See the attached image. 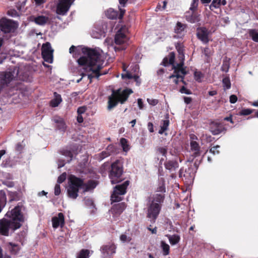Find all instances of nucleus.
Instances as JSON below:
<instances>
[{
    "instance_id": "obj_23",
    "label": "nucleus",
    "mask_w": 258,
    "mask_h": 258,
    "mask_svg": "<svg viewBox=\"0 0 258 258\" xmlns=\"http://www.w3.org/2000/svg\"><path fill=\"white\" fill-rule=\"evenodd\" d=\"M98 184L97 181L94 180H89L87 182L84 181L83 192H86L94 189Z\"/></svg>"
},
{
    "instance_id": "obj_10",
    "label": "nucleus",
    "mask_w": 258,
    "mask_h": 258,
    "mask_svg": "<svg viewBox=\"0 0 258 258\" xmlns=\"http://www.w3.org/2000/svg\"><path fill=\"white\" fill-rule=\"evenodd\" d=\"M112 92L114 93L119 103L122 104L127 101L130 95L133 93L132 89L128 88L124 89L122 91L120 89H118L116 90H113Z\"/></svg>"
},
{
    "instance_id": "obj_8",
    "label": "nucleus",
    "mask_w": 258,
    "mask_h": 258,
    "mask_svg": "<svg viewBox=\"0 0 258 258\" xmlns=\"http://www.w3.org/2000/svg\"><path fill=\"white\" fill-rule=\"evenodd\" d=\"M53 51L49 42H46L42 45L41 53L42 58L45 61L49 63H52Z\"/></svg>"
},
{
    "instance_id": "obj_39",
    "label": "nucleus",
    "mask_w": 258,
    "mask_h": 258,
    "mask_svg": "<svg viewBox=\"0 0 258 258\" xmlns=\"http://www.w3.org/2000/svg\"><path fill=\"white\" fill-rule=\"evenodd\" d=\"M222 83L224 87H225L226 89H229L230 88L231 83L229 77H225L223 78L222 80Z\"/></svg>"
},
{
    "instance_id": "obj_18",
    "label": "nucleus",
    "mask_w": 258,
    "mask_h": 258,
    "mask_svg": "<svg viewBox=\"0 0 258 258\" xmlns=\"http://www.w3.org/2000/svg\"><path fill=\"white\" fill-rule=\"evenodd\" d=\"M186 20L191 23H195L198 22L200 20V15H199L197 11H188L185 14Z\"/></svg>"
},
{
    "instance_id": "obj_5",
    "label": "nucleus",
    "mask_w": 258,
    "mask_h": 258,
    "mask_svg": "<svg viewBox=\"0 0 258 258\" xmlns=\"http://www.w3.org/2000/svg\"><path fill=\"white\" fill-rule=\"evenodd\" d=\"M21 226L22 224L20 222H15V221L4 218L0 219V234L8 236L10 230L13 232Z\"/></svg>"
},
{
    "instance_id": "obj_6",
    "label": "nucleus",
    "mask_w": 258,
    "mask_h": 258,
    "mask_svg": "<svg viewBox=\"0 0 258 258\" xmlns=\"http://www.w3.org/2000/svg\"><path fill=\"white\" fill-rule=\"evenodd\" d=\"M130 181L126 180L123 183L117 184L113 188V191L110 196L112 203L121 201L123 198L122 196L126 193V189L130 184Z\"/></svg>"
},
{
    "instance_id": "obj_52",
    "label": "nucleus",
    "mask_w": 258,
    "mask_h": 258,
    "mask_svg": "<svg viewBox=\"0 0 258 258\" xmlns=\"http://www.w3.org/2000/svg\"><path fill=\"white\" fill-rule=\"evenodd\" d=\"M110 154L107 151H103L102 152L100 155L99 157L101 160L104 159L105 158L109 156Z\"/></svg>"
},
{
    "instance_id": "obj_64",
    "label": "nucleus",
    "mask_w": 258,
    "mask_h": 258,
    "mask_svg": "<svg viewBox=\"0 0 258 258\" xmlns=\"http://www.w3.org/2000/svg\"><path fill=\"white\" fill-rule=\"evenodd\" d=\"M224 120L230 121L231 123H233V121L232 118V115H230L229 116L225 117L224 118Z\"/></svg>"
},
{
    "instance_id": "obj_16",
    "label": "nucleus",
    "mask_w": 258,
    "mask_h": 258,
    "mask_svg": "<svg viewBox=\"0 0 258 258\" xmlns=\"http://www.w3.org/2000/svg\"><path fill=\"white\" fill-rule=\"evenodd\" d=\"M209 31L206 27H199L197 29V37L205 44H207L209 41Z\"/></svg>"
},
{
    "instance_id": "obj_31",
    "label": "nucleus",
    "mask_w": 258,
    "mask_h": 258,
    "mask_svg": "<svg viewBox=\"0 0 258 258\" xmlns=\"http://www.w3.org/2000/svg\"><path fill=\"white\" fill-rule=\"evenodd\" d=\"M186 26L181 22H178L174 29V32L177 34H182L184 31Z\"/></svg>"
},
{
    "instance_id": "obj_40",
    "label": "nucleus",
    "mask_w": 258,
    "mask_h": 258,
    "mask_svg": "<svg viewBox=\"0 0 258 258\" xmlns=\"http://www.w3.org/2000/svg\"><path fill=\"white\" fill-rule=\"evenodd\" d=\"M220 146L219 145H216L213 147H212L210 150V153L213 154V155H217L220 153Z\"/></svg>"
},
{
    "instance_id": "obj_20",
    "label": "nucleus",
    "mask_w": 258,
    "mask_h": 258,
    "mask_svg": "<svg viewBox=\"0 0 258 258\" xmlns=\"http://www.w3.org/2000/svg\"><path fill=\"white\" fill-rule=\"evenodd\" d=\"M118 103H119L118 100L115 96L114 93L112 92L111 95L108 97L107 110L109 111L112 110L117 105Z\"/></svg>"
},
{
    "instance_id": "obj_27",
    "label": "nucleus",
    "mask_w": 258,
    "mask_h": 258,
    "mask_svg": "<svg viewBox=\"0 0 258 258\" xmlns=\"http://www.w3.org/2000/svg\"><path fill=\"white\" fill-rule=\"evenodd\" d=\"M126 40V35L120 31H118L115 36V42L116 44H121Z\"/></svg>"
},
{
    "instance_id": "obj_57",
    "label": "nucleus",
    "mask_w": 258,
    "mask_h": 258,
    "mask_svg": "<svg viewBox=\"0 0 258 258\" xmlns=\"http://www.w3.org/2000/svg\"><path fill=\"white\" fill-rule=\"evenodd\" d=\"M138 104L139 108L142 109L144 107V104L142 99L139 98L138 99Z\"/></svg>"
},
{
    "instance_id": "obj_35",
    "label": "nucleus",
    "mask_w": 258,
    "mask_h": 258,
    "mask_svg": "<svg viewBox=\"0 0 258 258\" xmlns=\"http://www.w3.org/2000/svg\"><path fill=\"white\" fill-rule=\"evenodd\" d=\"M249 34L253 41L258 42V32L255 29H250Z\"/></svg>"
},
{
    "instance_id": "obj_4",
    "label": "nucleus",
    "mask_w": 258,
    "mask_h": 258,
    "mask_svg": "<svg viewBox=\"0 0 258 258\" xmlns=\"http://www.w3.org/2000/svg\"><path fill=\"white\" fill-rule=\"evenodd\" d=\"M123 162L121 160H116L111 165L109 177L112 184H116L123 180Z\"/></svg>"
},
{
    "instance_id": "obj_28",
    "label": "nucleus",
    "mask_w": 258,
    "mask_h": 258,
    "mask_svg": "<svg viewBox=\"0 0 258 258\" xmlns=\"http://www.w3.org/2000/svg\"><path fill=\"white\" fill-rule=\"evenodd\" d=\"M54 98L50 101V105L52 107H55L62 102L61 95L56 92L54 93Z\"/></svg>"
},
{
    "instance_id": "obj_44",
    "label": "nucleus",
    "mask_w": 258,
    "mask_h": 258,
    "mask_svg": "<svg viewBox=\"0 0 258 258\" xmlns=\"http://www.w3.org/2000/svg\"><path fill=\"white\" fill-rule=\"evenodd\" d=\"M195 80L198 82H202V78H203V74L201 72L196 71L194 73Z\"/></svg>"
},
{
    "instance_id": "obj_50",
    "label": "nucleus",
    "mask_w": 258,
    "mask_h": 258,
    "mask_svg": "<svg viewBox=\"0 0 258 258\" xmlns=\"http://www.w3.org/2000/svg\"><path fill=\"white\" fill-rule=\"evenodd\" d=\"M120 239L122 242H130L131 238L130 237H127L125 234H121L120 236Z\"/></svg>"
},
{
    "instance_id": "obj_1",
    "label": "nucleus",
    "mask_w": 258,
    "mask_h": 258,
    "mask_svg": "<svg viewBox=\"0 0 258 258\" xmlns=\"http://www.w3.org/2000/svg\"><path fill=\"white\" fill-rule=\"evenodd\" d=\"M82 51L84 55L81 56L77 62L80 66L87 67L88 72H91L88 75L90 83L92 82V79L96 78L98 80L100 76L108 73V70L102 71L103 67L100 61L101 55L97 50L84 47Z\"/></svg>"
},
{
    "instance_id": "obj_61",
    "label": "nucleus",
    "mask_w": 258,
    "mask_h": 258,
    "mask_svg": "<svg viewBox=\"0 0 258 258\" xmlns=\"http://www.w3.org/2000/svg\"><path fill=\"white\" fill-rule=\"evenodd\" d=\"M77 120L79 123H82L84 121V119L82 115L81 114H78Z\"/></svg>"
},
{
    "instance_id": "obj_63",
    "label": "nucleus",
    "mask_w": 258,
    "mask_h": 258,
    "mask_svg": "<svg viewBox=\"0 0 258 258\" xmlns=\"http://www.w3.org/2000/svg\"><path fill=\"white\" fill-rule=\"evenodd\" d=\"M119 4L121 7H124L127 3L128 0H118Z\"/></svg>"
},
{
    "instance_id": "obj_19",
    "label": "nucleus",
    "mask_w": 258,
    "mask_h": 258,
    "mask_svg": "<svg viewBox=\"0 0 258 258\" xmlns=\"http://www.w3.org/2000/svg\"><path fill=\"white\" fill-rule=\"evenodd\" d=\"M126 207V205L124 202L114 204L111 208V213L114 216L120 215Z\"/></svg>"
},
{
    "instance_id": "obj_54",
    "label": "nucleus",
    "mask_w": 258,
    "mask_h": 258,
    "mask_svg": "<svg viewBox=\"0 0 258 258\" xmlns=\"http://www.w3.org/2000/svg\"><path fill=\"white\" fill-rule=\"evenodd\" d=\"M121 76L123 79H132L133 78V75L130 72H126L125 74H122Z\"/></svg>"
},
{
    "instance_id": "obj_42",
    "label": "nucleus",
    "mask_w": 258,
    "mask_h": 258,
    "mask_svg": "<svg viewBox=\"0 0 258 258\" xmlns=\"http://www.w3.org/2000/svg\"><path fill=\"white\" fill-rule=\"evenodd\" d=\"M157 151L166 157L167 153V148L166 147H159L157 148Z\"/></svg>"
},
{
    "instance_id": "obj_33",
    "label": "nucleus",
    "mask_w": 258,
    "mask_h": 258,
    "mask_svg": "<svg viewBox=\"0 0 258 258\" xmlns=\"http://www.w3.org/2000/svg\"><path fill=\"white\" fill-rule=\"evenodd\" d=\"M169 124V120L168 119L164 120L163 121V124L161 126L160 129L159 131V134H163L164 132L167 130Z\"/></svg>"
},
{
    "instance_id": "obj_30",
    "label": "nucleus",
    "mask_w": 258,
    "mask_h": 258,
    "mask_svg": "<svg viewBox=\"0 0 258 258\" xmlns=\"http://www.w3.org/2000/svg\"><path fill=\"white\" fill-rule=\"evenodd\" d=\"M60 153L61 155L69 158L68 160V163L70 162L72 160L73 154L71 150H68L67 149H62L60 151Z\"/></svg>"
},
{
    "instance_id": "obj_43",
    "label": "nucleus",
    "mask_w": 258,
    "mask_h": 258,
    "mask_svg": "<svg viewBox=\"0 0 258 258\" xmlns=\"http://www.w3.org/2000/svg\"><path fill=\"white\" fill-rule=\"evenodd\" d=\"M156 191L157 192H160L162 194H164L166 192L165 184L164 180H163L162 183L159 184Z\"/></svg>"
},
{
    "instance_id": "obj_38",
    "label": "nucleus",
    "mask_w": 258,
    "mask_h": 258,
    "mask_svg": "<svg viewBox=\"0 0 258 258\" xmlns=\"http://www.w3.org/2000/svg\"><path fill=\"white\" fill-rule=\"evenodd\" d=\"M120 143L124 151L126 152L129 150L127 141L126 139L123 138H121L120 140Z\"/></svg>"
},
{
    "instance_id": "obj_17",
    "label": "nucleus",
    "mask_w": 258,
    "mask_h": 258,
    "mask_svg": "<svg viewBox=\"0 0 258 258\" xmlns=\"http://www.w3.org/2000/svg\"><path fill=\"white\" fill-rule=\"evenodd\" d=\"M52 227L56 229L58 227L62 228L64 225V217L62 213H59L57 216H55L52 218Z\"/></svg>"
},
{
    "instance_id": "obj_3",
    "label": "nucleus",
    "mask_w": 258,
    "mask_h": 258,
    "mask_svg": "<svg viewBox=\"0 0 258 258\" xmlns=\"http://www.w3.org/2000/svg\"><path fill=\"white\" fill-rule=\"evenodd\" d=\"M84 179L71 175L69 178V185L67 195L69 198L76 199L78 197L79 189L83 188Z\"/></svg>"
},
{
    "instance_id": "obj_14",
    "label": "nucleus",
    "mask_w": 258,
    "mask_h": 258,
    "mask_svg": "<svg viewBox=\"0 0 258 258\" xmlns=\"http://www.w3.org/2000/svg\"><path fill=\"white\" fill-rule=\"evenodd\" d=\"M209 130L213 135H218L226 131V129L224 125L216 121H213L210 122Z\"/></svg>"
},
{
    "instance_id": "obj_41",
    "label": "nucleus",
    "mask_w": 258,
    "mask_h": 258,
    "mask_svg": "<svg viewBox=\"0 0 258 258\" xmlns=\"http://www.w3.org/2000/svg\"><path fill=\"white\" fill-rule=\"evenodd\" d=\"M199 0H192V2L189 8L190 11H197L199 5Z\"/></svg>"
},
{
    "instance_id": "obj_11",
    "label": "nucleus",
    "mask_w": 258,
    "mask_h": 258,
    "mask_svg": "<svg viewBox=\"0 0 258 258\" xmlns=\"http://www.w3.org/2000/svg\"><path fill=\"white\" fill-rule=\"evenodd\" d=\"M16 29L15 23L14 21L6 18L0 20V30L5 33L14 31Z\"/></svg>"
},
{
    "instance_id": "obj_49",
    "label": "nucleus",
    "mask_w": 258,
    "mask_h": 258,
    "mask_svg": "<svg viewBox=\"0 0 258 258\" xmlns=\"http://www.w3.org/2000/svg\"><path fill=\"white\" fill-rule=\"evenodd\" d=\"M61 192L60 186L59 184H56L54 187V195L58 196Z\"/></svg>"
},
{
    "instance_id": "obj_55",
    "label": "nucleus",
    "mask_w": 258,
    "mask_h": 258,
    "mask_svg": "<svg viewBox=\"0 0 258 258\" xmlns=\"http://www.w3.org/2000/svg\"><path fill=\"white\" fill-rule=\"evenodd\" d=\"M229 101L231 103H235L237 101V97L235 95H231L230 96Z\"/></svg>"
},
{
    "instance_id": "obj_59",
    "label": "nucleus",
    "mask_w": 258,
    "mask_h": 258,
    "mask_svg": "<svg viewBox=\"0 0 258 258\" xmlns=\"http://www.w3.org/2000/svg\"><path fill=\"white\" fill-rule=\"evenodd\" d=\"M148 128L150 133L154 132V126H153V124L152 122H148Z\"/></svg>"
},
{
    "instance_id": "obj_7",
    "label": "nucleus",
    "mask_w": 258,
    "mask_h": 258,
    "mask_svg": "<svg viewBox=\"0 0 258 258\" xmlns=\"http://www.w3.org/2000/svg\"><path fill=\"white\" fill-rule=\"evenodd\" d=\"M25 207L22 203H19L18 205L12 210L9 213L8 212L6 215L11 218L12 221L15 222H20L22 224L25 221V217L22 213V210H24Z\"/></svg>"
},
{
    "instance_id": "obj_45",
    "label": "nucleus",
    "mask_w": 258,
    "mask_h": 258,
    "mask_svg": "<svg viewBox=\"0 0 258 258\" xmlns=\"http://www.w3.org/2000/svg\"><path fill=\"white\" fill-rule=\"evenodd\" d=\"M175 47L179 54H181L183 56V48L182 44L181 43H177L175 45Z\"/></svg>"
},
{
    "instance_id": "obj_60",
    "label": "nucleus",
    "mask_w": 258,
    "mask_h": 258,
    "mask_svg": "<svg viewBox=\"0 0 258 258\" xmlns=\"http://www.w3.org/2000/svg\"><path fill=\"white\" fill-rule=\"evenodd\" d=\"M192 99L189 97H184V101L186 104H188L191 103Z\"/></svg>"
},
{
    "instance_id": "obj_9",
    "label": "nucleus",
    "mask_w": 258,
    "mask_h": 258,
    "mask_svg": "<svg viewBox=\"0 0 258 258\" xmlns=\"http://www.w3.org/2000/svg\"><path fill=\"white\" fill-rule=\"evenodd\" d=\"M183 61H181L176 64L173 65V69H174L173 74L169 77V79L177 78L184 79V76L187 74V72L185 70V68L183 67Z\"/></svg>"
},
{
    "instance_id": "obj_12",
    "label": "nucleus",
    "mask_w": 258,
    "mask_h": 258,
    "mask_svg": "<svg viewBox=\"0 0 258 258\" xmlns=\"http://www.w3.org/2000/svg\"><path fill=\"white\" fill-rule=\"evenodd\" d=\"M72 3V0H59L56 8L57 14L61 15H65L69 11Z\"/></svg>"
},
{
    "instance_id": "obj_21",
    "label": "nucleus",
    "mask_w": 258,
    "mask_h": 258,
    "mask_svg": "<svg viewBox=\"0 0 258 258\" xmlns=\"http://www.w3.org/2000/svg\"><path fill=\"white\" fill-rule=\"evenodd\" d=\"M190 150L193 152L192 156L196 158L201 155V147L199 143L196 141H190Z\"/></svg>"
},
{
    "instance_id": "obj_24",
    "label": "nucleus",
    "mask_w": 258,
    "mask_h": 258,
    "mask_svg": "<svg viewBox=\"0 0 258 258\" xmlns=\"http://www.w3.org/2000/svg\"><path fill=\"white\" fill-rule=\"evenodd\" d=\"M164 166L170 171H175L179 167V164L176 160H168L165 162Z\"/></svg>"
},
{
    "instance_id": "obj_46",
    "label": "nucleus",
    "mask_w": 258,
    "mask_h": 258,
    "mask_svg": "<svg viewBox=\"0 0 258 258\" xmlns=\"http://www.w3.org/2000/svg\"><path fill=\"white\" fill-rule=\"evenodd\" d=\"M66 174L65 173H62V174H61L60 175H59L57 178V184H60V183H62L64 181V180H66Z\"/></svg>"
},
{
    "instance_id": "obj_25",
    "label": "nucleus",
    "mask_w": 258,
    "mask_h": 258,
    "mask_svg": "<svg viewBox=\"0 0 258 258\" xmlns=\"http://www.w3.org/2000/svg\"><path fill=\"white\" fill-rule=\"evenodd\" d=\"M7 247L10 251L11 254H17L20 250V246L19 244L9 242L7 244Z\"/></svg>"
},
{
    "instance_id": "obj_53",
    "label": "nucleus",
    "mask_w": 258,
    "mask_h": 258,
    "mask_svg": "<svg viewBox=\"0 0 258 258\" xmlns=\"http://www.w3.org/2000/svg\"><path fill=\"white\" fill-rule=\"evenodd\" d=\"M86 110V107L85 106L79 107L77 109V113L78 114L82 115L83 113H85Z\"/></svg>"
},
{
    "instance_id": "obj_48",
    "label": "nucleus",
    "mask_w": 258,
    "mask_h": 258,
    "mask_svg": "<svg viewBox=\"0 0 258 258\" xmlns=\"http://www.w3.org/2000/svg\"><path fill=\"white\" fill-rule=\"evenodd\" d=\"M252 113V111L250 109H242L240 114L242 115H248Z\"/></svg>"
},
{
    "instance_id": "obj_15",
    "label": "nucleus",
    "mask_w": 258,
    "mask_h": 258,
    "mask_svg": "<svg viewBox=\"0 0 258 258\" xmlns=\"http://www.w3.org/2000/svg\"><path fill=\"white\" fill-rule=\"evenodd\" d=\"M14 75L10 72H3L0 74V86L1 88H4L13 80Z\"/></svg>"
},
{
    "instance_id": "obj_29",
    "label": "nucleus",
    "mask_w": 258,
    "mask_h": 258,
    "mask_svg": "<svg viewBox=\"0 0 258 258\" xmlns=\"http://www.w3.org/2000/svg\"><path fill=\"white\" fill-rule=\"evenodd\" d=\"M48 20V17L41 15L35 17L34 21L37 25L43 26L47 23Z\"/></svg>"
},
{
    "instance_id": "obj_22",
    "label": "nucleus",
    "mask_w": 258,
    "mask_h": 258,
    "mask_svg": "<svg viewBox=\"0 0 258 258\" xmlns=\"http://www.w3.org/2000/svg\"><path fill=\"white\" fill-rule=\"evenodd\" d=\"M53 121L56 123V128L62 132H64L66 129V125L63 119L58 116H55L53 119Z\"/></svg>"
},
{
    "instance_id": "obj_34",
    "label": "nucleus",
    "mask_w": 258,
    "mask_h": 258,
    "mask_svg": "<svg viewBox=\"0 0 258 258\" xmlns=\"http://www.w3.org/2000/svg\"><path fill=\"white\" fill-rule=\"evenodd\" d=\"M161 246L163 250V254L167 255L169 253L170 247L169 245L166 243L164 241H162L161 243Z\"/></svg>"
},
{
    "instance_id": "obj_47",
    "label": "nucleus",
    "mask_w": 258,
    "mask_h": 258,
    "mask_svg": "<svg viewBox=\"0 0 258 258\" xmlns=\"http://www.w3.org/2000/svg\"><path fill=\"white\" fill-rule=\"evenodd\" d=\"M180 92L182 94H191V92L184 86H182L180 89Z\"/></svg>"
},
{
    "instance_id": "obj_32",
    "label": "nucleus",
    "mask_w": 258,
    "mask_h": 258,
    "mask_svg": "<svg viewBox=\"0 0 258 258\" xmlns=\"http://www.w3.org/2000/svg\"><path fill=\"white\" fill-rule=\"evenodd\" d=\"M90 251L88 249H82L78 253L77 258H89Z\"/></svg>"
},
{
    "instance_id": "obj_13",
    "label": "nucleus",
    "mask_w": 258,
    "mask_h": 258,
    "mask_svg": "<svg viewBox=\"0 0 258 258\" xmlns=\"http://www.w3.org/2000/svg\"><path fill=\"white\" fill-rule=\"evenodd\" d=\"M119 13L116 10H114L112 8H109L105 12V15L106 17L112 20L118 19L121 20L122 19L125 10L119 8Z\"/></svg>"
},
{
    "instance_id": "obj_2",
    "label": "nucleus",
    "mask_w": 258,
    "mask_h": 258,
    "mask_svg": "<svg viewBox=\"0 0 258 258\" xmlns=\"http://www.w3.org/2000/svg\"><path fill=\"white\" fill-rule=\"evenodd\" d=\"M165 196L162 194H156L151 197L147 204V217L152 223H154L161 212Z\"/></svg>"
},
{
    "instance_id": "obj_26",
    "label": "nucleus",
    "mask_w": 258,
    "mask_h": 258,
    "mask_svg": "<svg viewBox=\"0 0 258 258\" xmlns=\"http://www.w3.org/2000/svg\"><path fill=\"white\" fill-rule=\"evenodd\" d=\"M175 60V53L173 52H170L168 56L164 57L162 62V64L165 67L169 64H174Z\"/></svg>"
},
{
    "instance_id": "obj_37",
    "label": "nucleus",
    "mask_w": 258,
    "mask_h": 258,
    "mask_svg": "<svg viewBox=\"0 0 258 258\" xmlns=\"http://www.w3.org/2000/svg\"><path fill=\"white\" fill-rule=\"evenodd\" d=\"M220 0H213L211 5L209 6L210 9L211 11H213L215 9L220 8Z\"/></svg>"
},
{
    "instance_id": "obj_56",
    "label": "nucleus",
    "mask_w": 258,
    "mask_h": 258,
    "mask_svg": "<svg viewBox=\"0 0 258 258\" xmlns=\"http://www.w3.org/2000/svg\"><path fill=\"white\" fill-rule=\"evenodd\" d=\"M8 14L12 17L18 16V13L15 10H10L8 12Z\"/></svg>"
},
{
    "instance_id": "obj_62",
    "label": "nucleus",
    "mask_w": 258,
    "mask_h": 258,
    "mask_svg": "<svg viewBox=\"0 0 258 258\" xmlns=\"http://www.w3.org/2000/svg\"><path fill=\"white\" fill-rule=\"evenodd\" d=\"M189 138L191 141H196L198 140V138L196 135L194 134L189 135Z\"/></svg>"
},
{
    "instance_id": "obj_36",
    "label": "nucleus",
    "mask_w": 258,
    "mask_h": 258,
    "mask_svg": "<svg viewBox=\"0 0 258 258\" xmlns=\"http://www.w3.org/2000/svg\"><path fill=\"white\" fill-rule=\"evenodd\" d=\"M180 239V236L176 234L173 235L169 237V242L172 245H175L178 243Z\"/></svg>"
},
{
    "instance_id": "obj_58",
    "label": "nucleus",
    "mask_w": 258,
    "mask_h": 258,
    "mask_svg": "<svg viewBox=\"0 0 258 258\" xmlns=\"http://www.w3.org/2000/svg\"><path fill=\"white\" fill-rule=\"evenodd\" d=\"M23 149V147L21 143H18L16 145V150L19 152H21Z\"/></svg>"
},
{
    "instance_id": "obj_51",
    "label": "nucleus",
    "mask_w": 258,
    "mask_h": 258,
    "mask_svg": "<svg viewBox=\"0 0 258 258\" xmlns=\"http://www.w3.org/2000/svg\"><path fill=\"white\" fill-rule=\"evenodd\" d=\"M148 102L152 105L155 106L157 105L158 103V100L155 99H147Z\"/></svg>"
}]
</instances>
